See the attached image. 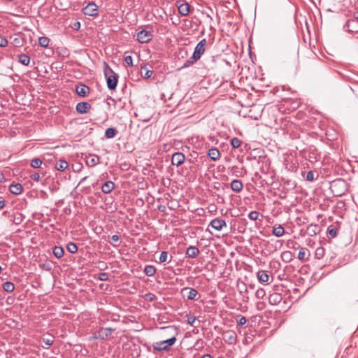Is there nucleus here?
<instances>
[{"label":"nucleus","mask_w":358,"mask_h":358,"mask_svg":"<svg viewBox=\"0 0 358 358\" xmlns=\"http://www.w3.org/2000/svg\"><path fill=\"white\" fill-rule=\"evenodd\" d=\"M152 74H153V71L152 70H148V69L145 71V75L143 76V78L145 79H148V78H150L152 76Z\"/></svg>","instance_id":"13d9d810"},{"label":"nucleus","mask_w":358,"mask_h":358,"mask_svg":"<svg viewBox=\"0 0 358 358\" xmlns=\"http://www.w3.org/2000/svg\"><path fill=\"white\" fill-rule=\"evenodd\" d=\"M308 234L309 236H315L320 231V227L317 224H310L308 228Z\"/></svg>","instance_id":"c756f323"},{"label":"nucleus","mask_w":358,"mask_h":358,"mask_svg":"<svg viewBox=\"0 0 358 358\" xmlns=\"http://www.w3.org/2000/svg\"><path fill=\"white\" fill-rule=\"evenodd\" d=\"M152 31L142 29L137 33L136 40L141 43H146L152 39Z\"/></svg>","instance_id":"39448f33"},{"label":"nucleus","mask_w":358,"mask_h":358,"mask_svg":"<svg viewBox=\"0 0 358 358\" xmlns=\"http://www.w3.org/2000/svg\"><path fill=\"white\" fill-rule=\"evenodd\" d=\"M13 43L15 47H20L23 45L22 38H15L13 41Z\"/></svg>","instance_id":"09e8293b"},{"label":"nucleus","mask_w":358,"mask_h":358,"mask_svg":"<svg viewBox=\"0 0 358 358\" xmlns=\"http://www.w3.org/2000/svg\"><path fill=\"white\" fill-rule=\"evenodd\" d=\"M8 45V40L6 37L0 35V47H6Z\"/></svg>","instance_id":"5fc2aeb1"},{"label":"nucleus","mask_w":358,"mask_h":358,"mask_svg":"<svg viewBox=\"0 0 358 358\" xmlns=\"http://www.w3.org/2000/svg\"><path fill=\"white\" fill-rule=\"evenodd\" d=\"M66 250L69 253L75 254L78 252V248L73 242H69L66 244Z\"/></svg>","instance_id":"473e14b6"},{"label":"nucleus","mask_w":358,"mask_h":358,"mask_svg":"<svg viewBox=\"0 0 358 358\" xmlns=\"http://www.w3.org/2000/svg\"><path fill=\"white\" fill-rule=\"evenodd\" d=\"M150 120V117H146V118H140V120H141L143 122H148Z\"/></svg>","instance_id":"338daca9"},{"label":"nucleus","mask_w":358,"mask_h":358,"mask_svg":"<svg viewBox=\"0 0 358 358\" xmlns=\"http://www.w3.org/2000/svg\"><path fill=\"white\" fill-rule=\"evenodd\" d=\"M324 255V248L323 247H318L315 251V257L317 259H322Z\"/></svg>","instance_id":"e433bc0d"},{"label":"nucleus","mask_w":358,"mask_h":358,"mask_svg":"<svg viewBox=\"0 0 358 358\" xmlns=\"http://www.w3.org/2000/svg\"><path fill=\"white\" fill-rule=\"evenodd\" d=\"M72 27L75 30H78L80 28V22L78 21L74 22Z\"/></svg>","instance_id":"052dcab7"},{"label":"nucleus","mask_w":358,"mask_h":358,"mask_svg":"<svg viewBox=\"0 0 358 358\" xmlns=\"http://www.w3.org/2000/svg\"><path fill=\"white\" fill-rule=\"evenodd\" d=\"M259 215V212L253 210L248 214V218L252 221H256L258 219Z\"/></svg>","instance_id":"a18cd8bd"},{"label":"nucleus","mask_w":358,"mask_h":358,"mask_svg":"<svg viewBox=\"0 0 358 358\" xmlns=\"http://www.w3.org/2000/svg\"><path fill=\"white\" fill-rule=\"evenodd\" d=\"M306 179L308 181H313V180H314V173L312 171H309L306 173Z\"/></svg>","instance_id":"4d7b16f0"},{"label":"nucleus","mask_w":358,"mask_h":358,"mask_svg":"<svg viewBox=\"0 0 358 358\" xmlns=\"http://www.w3.org/2000/svg\"><path fill=\"white\" fill-rule=\"evenodd\" d=\"M185 160V155L180 152H176L172 155L171 164L173 166H179L184 163Z\"/></svg>","instance_id":"6e6552de"},{"label":"nucleus","mask_w":358,"mask_h":358,"mask_svg":"<svg viewBox=\"0 0 358 358\" xmlns=\"http://www.w3.org/2000/svg\"><path fill=\"white\" fill-rule=\"evenodd\" d=\"M229 187V185L228 184H221L218 182H214L213 183V188L215 189L216 190H220V189H224L225 188H228Z\"/></svg>","instance_id":"37998d69"},{"label":"nucleus","mask_w":358,"mask_h":358,"mask_svg":"<svg viewBox=\"0 0 358 358\" xmlns=\"http://www.w3.org/2000/svg\"><path fill=\"white\" fill-rule=\"evenodd\" d=\"M353 17H354V19H350V20H357V21H358V10L354 13Z\"/></svg>","instance_id":"e2e57ef3"},{"label":"nucleus","mask_w":358,"mask_h":358,"mask_svg":"<svg viewBox=\"0 0 358 358\" xmlns=\"http://www.w3.org/2000/svg\"><path fill=\"white\" fill-rule=\"evenodd\" d=\"M103 73L106 79V84L108 90L111 91L115 90L118 83V74L115 73L113 69L107 64H106V66L103 69Z\"/></svg>","instance_id":"f257e3e1"},{"label":"nucleus","mask_w":358,"mask_h":358,"mask_svg":"<svg viewBox=\"0 0 358 358\" xmlns=\"http://www.w3.org/2000/svg\"><path fill=\"white\" fill-rule=\"evenodd\" d=\"M3 289L6 292H12L15 289V285L12 282L6 281L3 284Z\"/></svg>","instance_id":"72a5a7b5"},{"label":"nucleus","mask_w":358,"mask_h":358,"mask_svg":"<svg viewBox=\"0 0 358 358\" xmlns=\"http://www.w3.org/2000/svg\"><path fill=\"white\" fill-rule=\"evenodd\" d=\"M307 252H308V255L310 256V252H309L308 249H307L306 248H301V249L298 253V259L301 261L308 260V258L306 257Z\"/></svg>","instance_id":"c85d7f7f"},{"label":"nucleus","mask_w":358,"mask_h":358,"mask_svg":"<svg viewBox=\"0 0 358 358\" xmlns=\"http://www.w3.org/2000/svg\"><path fill=\"white\" fill-rule=\"evenodd\" d=\"M266 295V291L263 288H259L255 292V296L259 299H263Z\"/></svg>","instance_id":"c03bdc74"},{"label":"nucleus","mask_w":358,"mask_h":358,"mask_svg":"<svg viewBox=\"0 0 358 358\" xmlns=\"http://www.w3.org/2000/svg\"><path fill=\"white\" fill-rule=\"evenodd\" d=\"M201 358H213V357L210 355L206 354V355H203Z\"/></svg>","instance_id":"774afa93"},{"label":"nucleus","mask_w":358,"mask_h":358,"mask_svg":"<svg viewBox=\"0 0 358 358\" xmlns=\"http://www.w3.org/2000/svg\"><path fill=\"white\" fill-rule=\"evenodd\" d=\"M241 143H242L241 141L236 137L232 138L230 141V144L233 148H239L241 145Z\"/></svg>","instance_id":"58836bf2"},{"label":"nucleus","mask_w":358,"mask_h":358,"mask_svg":"<svg viewBox=\"0 0 358 358\" xmlns=\"http://www.w3.org/2000/svg\"><path fill=\"white\" fill-rule=\"evenodd\" d=\"M196 318L195 316L192 315V314L187 315V324L190 325H193L195 322Z\"/></svg>","instance_id":"8fccbe9b"},{"label":"nucleus","mask_w":358,"mask_h":358,"mask_svg":"<svg viewBox=\"0 0 358 358\" xmlns=\"http://www.w3.org/2000/svg\"><path fill=\"white\" fill-rule=\"evenodd\" d=\"M157 299V296H155V294H152V293H148L145 294V299L148 301H155V299Z\"/></svg>","instance_id":"3c124183"},{"label":"nucleus","mask_w":358,"mask_h":358,"mask_svg":"<svg viewBox=\"0 0 358 358\" xmlns=\"http://www.w3.org/2000/svg\"><path fill=\"white\" fill-rule=\"evenodd\" d=\"M118 131L116 128L109 127L106 129L104 136L106 138H113L115 137Z\"/></svg>","instance_id":"a878e982"},{"label":"nucleus","mask_w":358,"mask_h":358,"mask_svg":"<svg viewBox=\"0 0 358 358\" xmlns=\"http://www.w3.org/2000/svg\"><path fill=\"white\" fill-rule=\"evenodd\" d=\"M18 62L24 66H28L30 62V57L24 53L18 55Z\"/></svg>","instance_id":"cd10ccee"},{"label":"nucleus","mask_w":358,"mask_h":358,"mask_svg":"<svg viewBox=\"0 0 358 358\" xmlns=\"http://www.w3.org/2000/svg\"><path fill=\"white\" fill-rule=\"evenodd\" d=\"M52 253L56 258L60 259L64 256V250L62 246H55L52 249Z\"/></svg>","instance_id":"bb28decb"},{"label":"nucleus","mask_w":358,"mask_h":358,"mask_svg":"<svg viewBox=\"0 0 358 358\" xmlns=\"http://www.w3.org/2000/svg\"><path fill=\"white\" fill-rule=\"evenodd\" d=\"M100 163V158L96 155H90L86 157V164L88 166H94Z\"/></svg>","instance_id":"2eb2a0df"},{"label":"nucleus","mask_w":358,"mask_h":358,"mask_svg":"<svg viewBox=\"0 0 358 358\" xmlns=\"http://www.w3.org/2000/svg\"><path fill=\"white\" fill-rule=\"evenodd\" d=\"M208 156L213 161H216L220 156V151L216 148H212L209 149L208 152Z\"/></svg>","instance_id":"4be33fe9"},{"label":"nucleus","mask_w":358,"mask_h":358,"mask_svg":"<svg viewBox=\"0 0 358 358\" xmlns=\"http://www.w3.org/2000/svg\"><path fill=\"white\" fill-rule=\"evenodd\" d=\"M282 299L281 294L274 292L269 295L268 303L272 306H275L280 303Z\"/></svg>","instance_id":"f3484780"},{"label":"nucleus","mask_w":358,"mask_h":358,"mask_svg":"<svg viewBox=\"0 0 358 358\" xmlns=\"http://www.w3.org/2000/svg\"><path fill=\"white\" fill-rule=\"evenodd\" d=\"M243 288H242V289L240 290V292L242 293L243 292H244L247 293L248 292V287L246 285V284L243 283Z\"/></svg>","instance_id":"680f3d73"},{"label":"nucleus","mask_w":358,"mask_h":358,"mask_svg":"<svg viewBox=\"0 0 358 358\" xmlns=\"http://www.w3.org/2000/svg\"><path fill=\"white\" fill-rule=\"evenodd\" d=\"M209 225L216 231H221L224 227L227 226V222L224 220L215 218L210 221Z\"/></svg>","instance_id":"9b49d317"},{"label":"nucleus","mask_w":358,"mask_h":358,"mask_svg":"<svg viewBox=\"0 0 358 358\" xmlns=\"http://www.w3.org/2000/svg\"><path fill=\"white\" fill-rule=\"evenodd\" d=\"M110 240L108 241L109 243L111 244L113 247L116 248L119 246V243H117L120 241V236L115 234L111 236L110 238Z\"/></svg>","instance_id":"f704fd0d"},{"label":"nucleus","mask_w":358,"mask_h":358,"mask_svg":"<svg viewBox=\"0 0 358 358\" xmlns=\"http://www.w3.org/2000/svg\"><path fill=\"white\" fill-rule=\"evenodd\" d=\"M282 259L286 262H289L292 259V255L289 251L283 252L281 255Z\"/></svg>","instance_id":"79ce46f5"},{"label":"nucleus","mask_w":358,"mask_h":358,"mask_svg":"<svg viewBox=\"0 0 358 358\" xmlns=\"http://www.w3.org/2000/svg\"><path fill=\"white\" fill-rule=\"evenodd\" d=\"M197 61H194L193 59H192V56L189 58L188 59H187L185 63L183 64V65L182 66V69L183 68H187V67H189L192 65H193L194 63H196Z\"/></svg>","instance_id":"49530a36"},{"label":"nucleus","mask_w":358,"mask_h":358,"mask_svg":"<svg viewBox=\"0 0 358 358\" xmlns=\"http://www.w3.org/2000/svg\"><path fill=\"white\" fill-rule=\"evenodd\" d=\"M172 255H168V252L166 251H162L160 254L159 261L157 262L159 264L165 263V262H170L172 260Z\"/></svg>","instance_id":"393cba45"},{"label":"nucleus","mask_w":358,"mask_h":358,"mask_svg":"<svg viewBox=\"0 0 358 358\" xmlns=\"http://www.w3.org/2000/svg\"><path fill=\"white\" fill-rule=\"evenodd\" d=\"M206 45V40L205 38L201 40L196 45L194 52L192 54V59L194 61H198L205 52V46Z\"/></svg>","instance_id":"20e7f679"},{"label":"nucleus","mask_w":358,"mask_h":358,"mask_svg":"<svg viewBox=\"0 0 358 358\" xmlns=\"http://www.w3.org/2000/svg\"><path fill=\"white\" fill-rule=\"evenodd\" d=\"M98 264H99L98 268L100 271H104V270H106L108 268L106 262H105L103 261L99 260Z\"/></svg>","instance_id":"603ef678"},{"label":"nucleus","mask_w":358,"mask_h":358,"mask_svg":"<svg viewBox=\"0 0 358 358\" xmlns=\"http://www.w3.org/2000/svg\"><path fill=\"white\" fill-rule=\"evenodd\" d=\"M338 229L332 225L329 226L327 229V234L331 238H335L338 234Z\"/></svg>","instance_id":"4c0bfd02"},{"label":"nucleus","mask_w":358,"mask_h":358,"mask_svg":"<svg viewBox=\"0 0 358 358\" xmlns=\"http://www.w3.org/2000/svg\"><path fill=\"white\" fill-rule=\"evenodd\" d=\"M76 90L77 94L81 97H85L90 92V87L82 83L77 85Z\"/></svg>","instance_id":"ddd939ff"},{"label":"nucleus","mask_w":358,"mask_h":358,"mask_svg":"<svg viewBox=\"0 0 358 358\" xmlns=\"http://www.w3.org/2000/svg\"><path fill=\"white\" fill-rule=\"evenodd\" d=\"M243 187L242 182L238 179L233 180L230 184L231 189L236 193L241 192L243 189Z\"/></svg>","instance_id":"a211bd4d"},{"label":"nucleus","mask_w":358,"mask_h":358,"mask_svg":"<svg viewBox=\"0 0 358 358\" xmlns=\"http://www.w3.org/2000/svg\"><path fill=\"white\" fill-rule=\"evenodd\" d=\"M91 107L92 106L90 103L82 101L77 103L76 109L78 113L85 114L90 110Z\"/></svg>","instance_id":"f8f14e48"},{"label":"nucleus","mask_w":358,"mask_h":358,"mask_svg":"<svg viewBox=\"0 0 358 358\" xmlns=\"http://www.w3.org/2000/svg\"><path fill=\"white\" fill-rule=\"evenodd\" d=\"M83 12L84 15L92 17H96L99 15L98 6L94 2L89 3L83 8Z\"/></svg>","instance_id":"0eeeda50"},{"label":"nucleus","mask_w":358,"mask_h":358,"mask_svg":"<svg viewBox=\"0 0 358 358\" xmlns=\"http://www.w3.org/2000/svg\"><path fill=\"white\" fill-rule=\"evenodd\" d=\"M343 28L346 31L349 33H357L358 32V21L348 20Z\"/></svg>","instance_id":"9d476101"},{"label":"nucleus","mask_w":358,"mask_h":358,"mask_svg":"<svg viewBox=\"0 0 358 358\" xmlns=\"http://www.w3.org/2000/svg\"><path fill=\"white\" fill-rule=\"evenodd\" d=\"M50 39L46 36H41L38 38V45L43 48H47L49 45Z\"/></svg>","instance_id":"c9c22d12"},{"label":"nucleus","mask_w":358,"mask_h":358,"mask_svg":"<svg viewBox=\"0 0 358 358\" xmlns=\"http://www.w3.org/2000/svg\"><path fill=\"white\" fill-rule=\"evenodd\" d=\"M257 276L258 278V280L263 283V282H268L269 280V275L266 271H259L257 273Z\"/></svg>","instance_id":"5701e85b"},{"label":"nucleus","mask_w":358,"mask_h":358,"mask_svg":"<svg viewBox=\"0 0 358 358\" xmlns=\"http://www.w3.org/2000/svg\"><path fill=\"white\" fill-rule=\"evenodd\" d=\"M176 341V338L173 336L169 339L156 342L153 344V349L157 351H166L168 350Z\"/></svg>","instance_id":"f03ea898"},{"label":"nucleus","mask_w":358,"mask_h":358,"mask_svg":"<svg viewBox=\"0 0 358 358\" xmlns=\"http://www.w3.org/2000/svg\"><path fill=\"white\" fill-rule=\"evenodd\" d=\"M178 10L182 16H187L190 12V6L187 3L185 2L178 6Z\"/></svg>","instance_id":"aec40b11"},{"label":"nucleus","mask_w":358,"mask_h":358,"mask_svg":"<svg viewBox=\"0 0 358 358\" xmlns=\"http://www.w3.org/2000/svg\"><path fill=\"white\" fill-rule=\"evenodd\" d=\"M31 178L34 181H38L40 180V175L38 173H34L31 176Z\"/></svg>","instance_id":"bf43d9fd"},{"label":"nucleus","mask_w":358,"mask_h":358,"mask_svg":"<svg viewBox=\"0 0 358 358\" xmlns=\"http://www.w3.org/2000/svg\"><path fill=\"white\" fill-rule=\"evenodd\" d=\"M42 341L45 345L50 346L52 345L54 342L53 336L51 335H48L47 337H43L42 338Z\"/></svg>","instance_id":"a19ab883"},{"label":"nucleus","mask_w":358,"mask_h":358,"mask_svg":"<svg viewBox=\"0 0 358 358\" xmlns=\"http://www.w3.org/2000/svg\"><path fill=\"white\" fill-rule=\"evenodd\" d=\"M42 160L39 158H34L31 162V166L34 168H39L42 164Z\"/></svg>","instance_id":"ea45409f"},{"label":"nucleus","mask_w":358,"mask_h":358,"mask_svg":"<svg viewBox=\"0 0 358 358\" xmlns=\"http://www.w3.org/2000/svg\"><path fill=\"white\" fill-rule=\"evenodd\" d=\"M5 200L1 199L0 200V210L2 209L5 206Z\"/></svg>","instance_id":"69168bd1"},{"label":"nucleus","mask_w":358,"mask_h":358,"mask_svg":"<svg viewBox=\"0 0 358 358\" xmlns=\"http://www.w3.org/2000/svg\"><path fill=\"white\" fill-rule=\"evenodd\" d=\"M98 279L101 281H108L109 280V274L108 273H100L98 275Z\"/></svg>","instance_id":"de8ad7c7"},{"label":"nucleus","mask_w":358,"mask_h":358,"mask_svg":"<svg viewBox=\"0 0 358 358\" xmlns=\"http://www.w3.org/2000/svg\"><path fill=\"white\" fill-rule=\"evenodd\" d=\"M9 190L12 194L18 195L22 193L23 187L20 183H12L9 187Z\"/></svg>","instance_id":"6ab92c4d"},{"label":"nucleus","mask_w":358,"mask_h":358,"mask_svg":"<svg viewBox=\"0 0 358 358\" xmlns=\"http://www.w3.org/2000/svg\"><path fill=\"white\" fill-rule=\"evenodd\" d=\"M115 188V183L110 180L106 181L101 187V191L104 194H109Z\"/></svg>","instance_id":"412c9836"},{"label":"nucleus","mask_w":358,"mask_h":358,"mask_svg":"<svg viewBox=\"0 0 358 358\" xmlns=\"http://www.w3.org/2000/svg\"><path fill=\"white\" fill-rule=\"evenodd\" d=\"M115 331V329L111 327H101L96 333L92 337V339L106 340L110 334Z\"/></svg>","instance_id":"7ed1b4c3"},{"label":"nucleus","mask_w":358,"mask_h":358,"mask_svg":"<svg viewBox=\"0 0 358 358\" xmlns=\"http://www.w3.org/2000/svg\"><path fill=\"white\" fill-rule=\"evenodd\" d=\"M43 268L46 271H50L51 270V266L50 264H44L43 266Z\"/></svg>","instance_id":"0e129e2a"},{"label":"nucleus","mask_w":358,"mask_h":358,"mask_svg":"<svg viewBox=\"0 0 358 358\" xmlns=\"http://www.w3.org/2000/svg\"><path fill=\"white\" fill-rule=\"evenodd\" d=\"M236 334L233 331H229L225 333L224 340L227 343L233 345L236 343Z\"/></svg>","instance_id":"4468645a"},{"label":"nucleus","mask_w":358,"mask_h":358,"mask_svg":"<svg viewBox=\"0 0 358 358\" xmlns=\"http://www.w3.org/2000/svg\"><path fill=\"white\" fill-rule=\"evenodd\" d=\"M124 62L128 66H133V58L131 55L126 56L124 57Z\"/></svg>","instance_id":"864d4df0"},{"label":"nucleus","mask_w":358,"mask_h":358,"mask_svg":"<svg viewBox=\"0 0 358 358\" xmlns=\"http://www.w3.org/2000/svg\"><path fill=\"white\" fill-rule=\"evenodd\" d=\"M272 234L276 237H281L285 234V229L282 225L279 224L273 228Z\"/></svg>","instance_id":"2f4dec72"},{"label":"nucleus","mask_w":358,"mask_h":358,"mask_svg":"<svg viewBox=\"0 0 358 358\" xmlns=\"http://www.w3.org/2000/svg\"><path fill=\"white\" fill-rule=\"evenodd\" d=\"M143 272L147 276L152 277L155 274L156 268L152 265H146L144 268Z\"/></svg>","instance_id":"7c9ffc66"},{"label":"nucleus","mask_w":358,"mask_h":358,"mask_svg":"<svg viewBox=\"0 0 358 358\" xmlns=\"http://www.w3.org/2000/svg\"><path fill=\"white\" fill-rule=\"evenodd\" d=\"M257 164L259 166V169L262 173H266L268 171L270 162L266 157H259L257 160Z\"/></svg>","instance_id":"1a4fd4ad"},{"label":"nucleus","mask_w":358,"mask_h":358,"mask_svg":"<svg viewBox=\"0 0 358 358\" xmlns=\"http://www.w3.org/2000/svg\"><path fill=\"white\" fill-rule=\"evenodd\" d=\"M181 292L183 296L187 294V298L189 300L197 301L200 297L198 291L194 288L184 287L182 289Z\"/></svg>","instance_id":"423d86ee"},{"label":"nucleus","mask_w":358,"mask_h":358,"mask_svg":"<svg viewBox=\"0 0 358 358\" xmlns=\"http://www.w3.org/2000/svg\"><path fill=\"white\" fill-rule=\"evenodd\" d=\"M69 166L68 162L65 159H60L55 164V169L59 171H65Z\"/></svg>","instance_id":"b1692460"},{"label":"nucleus","mask_w":358,"mask_h":358,"mask_svg":"<svg viewBox=\"0 0 358 358\" xmlns=\"http://www.w3.org/2000/svg\"><path fill=\"white\" fill-rule=\"evenodd\" d=\"M247 322V319L245 316H241L237 321L238 326H243Z\"/></svg>","instance_id":"6e6d98bb"},{"label":"nucleus","mask_w":358,"mask_h":358,"mask_svg":"<svg viewBox=\"0 0 358 358\" xmlns=\"http://www.w3.org/2000/svg\"><path fill=\"white\" fill-rule=\"evenodd\" d=\"M199 252L200 251L197 247L190 245L187 248L185 255L189 258H196Z\"/></svg>","instance_id":"dca6fc26"}]
</instances>
